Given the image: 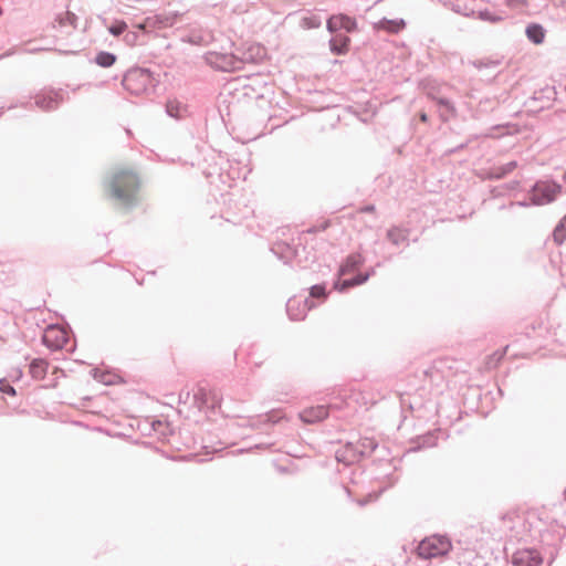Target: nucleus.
Segmentation results:
<instances>
[{
  "label": "nucleus",
  "instance_id": "1",
  "mask_svg": "<svg viewBox=\"0 0 566 566\" xmlns=\"http://www.w3.org/2000/svg\"><path fill=\"white\" fill-rule=\"evenodd\" d=\"M106 197L117 207L130 209L137 205L139 177L132 169H114L103 181Z\"/></svg>",
  "mask_w": 566,
  "mask_h": 566
},
{
  "label": "nucleus",
  "instance_id": "2",
  "mask_svg": "<svg viewBox=\"0 0 566 566\" xmlns=\"http://www.w3.org/2000/svg\"><path fill=\"white\" fill-rule=\"evenodd\" d=\"M170 433L169 423L161 420H156L154 418H144V437H147V440H144V454L157 453L164 451L161 450V446L164 441Z\"/></svg>",
  "mask_w": 566,
  "mask_h": 566
},
{
  "label": "nucleus",
  "instance_id": "3",
  "mask_svg": "<svg viewBox=\"0 0 566 566\" xmlns=\"http://www.w3.org/2000/svg\"><path fill=\"white\" fill-rule=\"evenodd\" d=\"M452 548L451 541L446 535H431L423 538L417 546L420 558L431 559L446 556Z\"/></svg>",
  "mask_w": 566,
  "mask_h": 566
},
{
  "label": "nucleus",
  "instance_id": "4",
  "mask_svg": "<svg viewBox=\"0 0 566 566\" xmlns=\"http://www.w3.org/2000/svg\"><path fill=\"white\" fill-rule=\"evenodd\" d=\"M562 192V186L553 180H538L530 192L532 205L543 206L553 202Z\"/></svg>",
  "mask_w": 566,
  "mask_h": 566
},
{
  "label": "nucleus",
  "instance_id": "5",
  "mask_svg": "<svg viewBox=\"0 0 566 566\" xmlns=\"http://www.w3.org/2000/svg\"><path fill=\"white\" fill-rule=\"evenodd\" d=\"M206 61L210 66L223 72H234L241 70L239 54L208 52L206 54Z\"/></svg>",
  "mask_w": 566,
  "mask_h": 566
},
{
  "label": "nucleus",
  "instance_id": "6",
  "mask_svg": "<svg viewBox=\"0 0 566 566\" xmlns=\"http://www.w3.org/2000/svg\"><path fill=\"white\" fill-rule=\"evenodd\" d=\"M317 307V303L310 298L293 296L286 302V313L292 321H302L307 312Z\"/></svg>",
  "mask_w": 566,
  "mask_h": 566
},
{
  "label": "nucleus",
  "instance_id": "7",
  "mask_svg": "<svg viewBox=\"0 0 566 566\" xmlns=\"http://www.w3.org/2000/svg\"><path fill=\"white\" fill-rule=\"evenodd\" d=\"M122 86L132 97L142 95V66L135 64L123 75Z\"/></svg>",
  "mask_w": 566,
  "mask_h": 566
},
{
  "label": "nucleus",
  "instance_id": "8",
  "mask_svg": "<svg viewBox=\"0 0 566 566\" xmlns=\"http://www.w3.org/2000/svg\"><path fill=\"white\" fill-rule=\"evenodd\" d=\"M63 102V91L59 90H44L36 94L34 104L45 111H53L56 109L60 104Z\"/></svg>",
  "mask_w": 566,
  "mask_h": 566
},
{
  "label": "nucleus",
  "instance_id": "9",
  "mask_svg": "<svg viewBox=\"0 0 566 566\" xmlns=\"http://www.w3.org/2000/svg\"><path fill=\"white\" fill-rule=\"evenodd\" d=\"M67 343L69 336L62 329L49 328L42 336V344L52 352L65 348Z\"/></svg>",
  "mask_w": 566,
  "mask_h": 566
},
{
  "label": "nucleus",
  "instance_id": "10",
  "mask_svg": "<svg viewBox=\"0 0 566 566\" xmlns=\"http://www.w3.org/2000/svg\"><path fill=\"white\" fill-rule=\"evenodd\" d=\"M326 28L329 33H337L339 30L350 33L357 30V22L346 14H334L327 20Z\"/></svg>",
  "mask_w": 566,
  "mask_h": 566
},
{
  "label": "nucleus",
  "instance_id": "11",
  "mask_svg": "<svg viewBox=\"0 0 566 566\" xmlns=\"http://www.w3.org/2000/svg\"><path fill=\"white\" fill-rule=\"evenodd\" d=\"M195 399L198 402L200 409L206 408L216 410L220 408L221 405V397L214 389H206L201 387L195 394Z\"/></svg>",
  "mask_w": 566,
  "mask_h": 566
},
{
  "label": "nucleus",
  "instance_id": "12",
  "mask_svg": "<svg viewBox=\"0 0 566 566\" xmlns=\"http://www.w3.org/2000/svg\"><path fill=\"white\" fill-rule=\"evenodd\" d=\"M512 564L514 566H541L542 557L535 549H521L514 553Z\"/></svg>",
  "mask_w": 566,
  "mask_h": 566
},
{
  "label": "nucleus",
  "instance_id": "13",
  "mask_svg": "<svg viewBox=\"0 0 566 566\" xmlns=\"http://www.w3.org/2000/svg\"><path fill=\"white\" fill-rule=\"evenodd\" d=\"M266 55L265 49L260 44H250L247 49H244L239 54V61L241 63V69L245 63L249 64H258L260 63Z\"/></svg>",
  "mask_w": 566,
  "mask_h": 566
},
{
  "label": "nucleus",
  "instance_id": "14",
  "mask_svg": "<svg viewBox=\"0 0 566 566\" xmlns=\"http://www.w3.org/2000/svg\"><path fill=\"white\" fill-rule=\"evenodd\" d=\"M328 416V407L326 406H315L305 408L303 411L300 412V419L305 423H316Z\"/></svg>",
  "mask_w": 566,
  "mask_h": 566
},
{
  "label": "nucleus",
  "instance_id": "15",
  "mask_svg": "<svg viewBox=\"0 0 566 566\" xmlns=\"http://www.w3.org/2000/svg\"><path fill=\"white\" fill-rule=\"evenodd\" d=\"M335 458L337 462L344 463L345 465L354 464L360 460L354 442H347L345 446L336 450Z\"/></svg>",
  "mask_w": 566,
  "mask_h": 566
},
{
  "label": "nucleus",
  "instance_id": "16",
  "mask_svg": "<svg viewBox=\"0 0 566 566\" xmlns=\"http://www.w3.org/2000/svg\"><path fill=\"white\" fill-rule=\"evenodd\" d=\"M283 419V415L279 410H272L270 412L259 415L254 418H251L249 421V427L252 429H261L262 426L275 424Z\"/></svg>",
  "mask_w": 566,
  "mask_h": 566
},
{
  "label": "nucleus",
  "instance_id": "17",
  "mask_svg": "<svg viewBox=\"0 0 566 566\" xmlns=\"http://www.w3.org/2000/svg\"><path fill=\"white\" fill-rule=\"evenodd\" d=\"M374 274H375V270L371 269L370 271H368L366 273H358L357 275H355L352 279H347V280H343V281L337 280L334 283V289L339 292H345L350 287L364 284Z\"/></svg>",
  "mask_w": 566,
  "mask_h": 566
},
{
  "label": "nucleus",
  "instance_id": "18",
  "mask_svg": "<svg viewBox=\"0 0 566 566\" xmlns=\"http://www.w3.org/2000/svg\"><path fill=\"white\" fill-rule=\"evenodd\" d=\"M334 36L329 40L331 52L336 55H343L348 52L350 39L343 33H333Z\"/></svg>",
  "mask_w": 566,
  "mask_h": 566
},
{
  "label": "nucleus",
  "instance_id": "19",
  "mask_svg": "<svg viewBox=\"0 0 566 566\" xmlns=\"http://www.w3.org/2000/svg\"><path fill=\"white\" fill-rule=\"evenodd\" d=\"M271 251L284 263L291 262L297 254L296 249L285 242L275 243Z\"/></svg>",
  "mask_w": 566,
  "mask_h": 566
},
{
  "label": "nucleus",
  "instance_id": "20",
  "mask_svg": "<svg viewBox=\"0 0 566 566\" xmlns=\"http://www.w3.org/2000/svg\"><path fill=\"white\" fill-rule=\"evenodd\" d=\"M49 364L44 358H33L29 364V374L33 379H43L48 374Z\"/></svg>",
  "mask_w": 566,
  "mask_h": 566
},
{
  "label": "nucleus",
  "instance_id": "21",
  "mask_svg": "<svg viewBox=\"0 0 566 566\" xmlns=\"http://www.w3.org/2000/svg\"><path fill=\"white\" fill-rule=\"evenodd\" d=\"M387 239L391 244L399 247L400 244H409V231L398 227H392L387 231Z\"/></svg>",
  "mask_w": 566,
  "mask_h": 566
},
{
  "label": "nucleus",
  "instance_id": "22",
  "mask_svg": "<svg viewBox=\"0 0 566 566\" xmlns=\"http://www.w3.org/2000/svg\"><path fill=\"white\" fill-rule=\"evenodd\" d=\"M98 19L102 21L103 25L107 29L109 34H112L113 36L123 35L124 32L128 28L127 22L122 19H114L109 24H108L107 18L99 15Z\"/></svg>",
  "mask_w": 566,
  "mask_h": 566
},
{
  "label": "nucleus",
  "instance_id": "23",
  "mask_svg": "<svg viewBox=\"0 0 566 566\" xmlns=\"http://www.w3.org/2000/svg\"><path fill=\"white\" fill-rule=\"evenodd\" d=\"M363 263H364V258L360 253H352L346 258L344 264L340 265L338 274L345 275V274L356 270Z\"/></svg>",
  "mask_w": 566,
  "mask_h": 566
},
{
  "label": "nucleus",
  "instance_id": "24",
  "mask_svg": "<svg viewBox=\"0 0 566 566\" xmlns=\"http://www.w3.org/2000/svg\"><path fill=\"white\" fill-rule=\"evenodd\" d=\"M525 34L534 44H542L545 39V29L542 24L531 23L526 27Z\"/></svg>",
  "mask_w": 566,
  "mask_h": 566
},
{
  "label": "nucleus",
  "instance_id": "25",
  "mask_svg": "<svg viewBox=\"0 0 566 566\" xmlns=\"http://www.w3.org/2000/svg\"><path fill=\"white\" fill-rule=\"evenodd\" d=\"M517 167V161L512 160L504 165L493 167L489 171V179H502L511 174Z\"/></svg>",
  "mask_w": 566,
  "mask_h": 566
},
{
  "label": "nucleus",
  "instance_id": "26",
  "mask_svg": "<svg viewBox=\"0 0 566 566\" xmlns=\"http://www.w3.org/2000/svg\"><path fill=\"white\" fill-rule=\"evenodd\" d=\"M354 444L360 458L370 455L378 447V443L373 438L359 439L357 442H354Z\"/></svg>",
  "mask_w": 566,
  "mask_h": 566
},
{
  "label": "nucleus",
  "instance_id": "27",
  "mask_svg": "<svg viewBox=\"0 0 566 566\" xmlns=\"http://www.w3.org/2000/svg\"><path fill=\"white\" fill-rule=\"evenodd\" d=\"M378 29L385 30L390 33H398L406 27L403 19H387L384 18L378 22Z\"/></svg>",
  "mask_w": 566,
  "mask_h": 566
},
{
  "label": "nucleus",
  "instance_id": "28",
  "mask_svg": "<svg viewBox=\"0 0 566 566\" xmlns=\"http://www.w3.org/2000/svg\"><path fill=\"white\" fill-rule=\"evenodd\" d=\"M328 296V292L326 289V284H315L310 287V295L306 298H310L317 303V306L326 301Z\"/></svg>",
  "mask_w": 566,
  "mask_h": 566
},
{
  "label": "nucleus",
  "instance_id": "29",
  "mask_svg": "<svg viewBox=\"0 0 566 566\" xmlns=\"http://www.w3.org/2000/svg\"><path fill=\"white\" fill-rule=\"evenodd\" d=\"M117 61L116 54L109 51H98L94 57V62L104 69L113 66Z\"/></svg>",
  "mask_w": 566,
  "mask_h": 566
},
{
  "label": "nucleus",
  "instance_id": "30",
  "mask_svg": "<svg viewBox=\"0 0 566 566\" xmlns=\"http://www.w3.org/2000/svg\"><path fill=\"white\" fill-rule=\"evenodd\" d=\"M437 105L440 109V117L442 120H448L450 116L455 115V107L452 102L446 97L436 98Z\"/></svg>",
  "mask_w": 566,
  "mask_h": 566
},
{
  "label": "nucleus",
  "instance_id": "31",
  "mask_svg": "<svg viewBox=\"0 0 566 566\" xmlns=\"http://www.w3.org/2000/svg\"><path fill=\"white\" fill-rule=\"evenodd\" d=\"M554 242L558 245L566 241V214L559 220L553 231Z\"/></svg>",
  "mask_w": 566,
  "mask_h": 566
},
{
  "label": "nucleus",
  "instance_id": "32",
  "mask_svg": "<svg viewBox=\"0 0 566 566\" xmlns=\"http://www.w3.org/2000/svg\"><path fill=\"white\" fill-rule=\"evenodd\" d=\"M143 73H144V94H148V93H157V86L159 85V82H155L154 77H153V73L144 67L143 70Z\"/></svg>",
  "mask_w": 566,
  "mask_h": 566
},
{
  "label": "nucleus",
  "instance_id": "33",
  "mask_svg": "<svg viewBox=\"0 0 566 566\" xmlns=\"http://www.w3.org/2000/svg\"><path fill=\"white\" fill-rule=\"evenodd\" d=\"M300 25L306 30L317 29L322 25V19L317 14H308L301 19Z\"/></svg>",
  "mask_w": 566,
  "mask_h": 566
},
{
  "label": "nucleus",
  "instance_id": "34",
  "mask_svg": "<svg viewBox=\"0 0 566 566\" xmlns=\"http://www.w3.org/2000/svg\"><path fill=\"white\" fill-rule=\"evenodd\" d=\"M55 20L60 23V25H72L74 29L77 28V15L71 11H66L64 14H57Z\"/></svg>",
  "mask_w": 566,
  "mask_h": 566
},
{
  "label": "nucleus",
  "instance_id": "35",
  "mask_svg": "<svg viewBox=\"0 0 566 566\" xmlns=\"http://www.w3.org/2000/svg\"><path fill=\"white\" fill-rule=\"evenodd\" d=\"M437 444V436L433 432H428L418 438V446L412 450H419L422 448H431Z\"/></svg>",
  "mask_w": 566,
  "mask_h": 566
},
{
  "label": "nucleus",
  "instance_id": "36",
  "mask_svg": "<svg viewBox=\"0 0 566 566\" xmlns=\"http://www.w3.org/2000/svg\"><path fill=\"white\" fill-rule=\"evenodd\" d=\"M90 374L93 377V379H95L106 386H111V385L115 384V380L112 378V376L109 374H107L98 368L91 369Z\"/></svg>",
  "mask_w": 566,
  "mask_h": 566
},
{
  "label": "nucleus",
  "instance_id": "37",
  "mask_svg": "<svg viewBox=\"0 0 566 566\" xmlns=\"http://www.w3.org/2000/svg\"><path fill=\"white\" fill-rule=\"evenodd\" d=\"M187 108H181L180 104L177 102H168L165 106L166 114L169 117L179 119L182 117L181 111H186Z\"/></svg>",
  "mask_w": 566,
  "mask_h": 566
},
{
  "label": "nucleus",
  "instance_id": "38",
  "mask_svg": "<svg viewBox=\"0 0 566 566\" xmlns=\"http://www.w3.org/2000/svg\"><path fill=\"white\" fill-rule=\"evenodd\" d=\"M0 391L4 395H8V396H11V397H14L17 396V390L15 388L11 385V382L6 379V378H1L0 379Z\"/></svg>",
  "mask_w": 566,
  "mask_h": 566
},
{
  "label": "nucleus",
  "instance_id": "39",
  "mask_svg": "<svg viewBox=\"0 0 566 566\" xmlns=\"http://www.w3.org/2000/svg\"><path fill=\"white\" fill-rule=\"evenodd\" d=\"M123 35H124V42L127 45L134 46V45L138 44L139 32L126 30Z\"/></svg>",
  "mask_w": 566,
  "mask_h": 566
},
{
  "label": "nucleus",
  "instance_id": "40",
  "mask_svg": "<svg viewBox=\"0 0 566 566\" xmlns=\"http://www.w3.org/2000/svg\"><path fill=\"white\" fill-rule=\"evenodd\" d=\"M479 19H481L483 21H489L492 23L502 21V17L496 15V14L490 12L489 10L479 11Z\"/></svg>",
  "mask_w": 566,
  "mask_h": 566
},
{
  "label": "nucleus",
  "instance_id": "41",
  "mask_svg": "<svg viewBox=\"0 0 566 566\" xmlns=\"http://www.w3.org/2000/svg\"><path fill=\"white\" fill-rule=\"evenodd\" d=\"M499 61H493V60H488V61H478L474 63L475 67L478 69H482V67H488V69H491V67H496L499 65Z\"/></svg>",
  "mask_w": 566,
  "mask_h": 566
},
{
  "label": "nucleus",
  "instance_id": "42",
  "mask_svg": "<svg viewBox=\"0 0 566 566\" xmlns=\"http://www.w3.org/2000/svg\"><path fill=\"white\" fill-rule=\"evenodd\" d=\"M9 376L12 379V381H19L23 377V370L20 367L12 368Z\"/></svg>",
  "mask_w": 566,
  "mask_h": 566
},
{
  "label": "nucleus",
  "instance_id": "43",
  "mask_svg": "<svg viewBox=\"0 0 566 566\" xmlns=\"http://www.w3.org/2000/svg\"><path fill=\"white\" fill-rule=\"evenodd\" d=\"M518 187H520L518 180H513L505 185V188L509 190H516Z\"/></svg>",
  "mask_w": 566,
  "mask_h": 566
},
{
  "label": "nucleus",
  "instance_id": "44",
  "mask_svg": "<svg viewBox=\"0 0 566 566\" xmlns=\"http://www.w3.org/2000/svg\"><path fill=\"white\" fill-rule=\"evenodd\" d=\"M361 212H365V213H371L375 211V206L374 205H367L365 207H363L360 209Z\"/></svg>",
  "mask_w": 566,
  "mask_h": 566
},
{
  "label": "nucleus",
  "instance_id": "45",
  "mask_svg": "<svg viewBox=\"0 0 566 566\" xmlns=\"http://www.w3.org/2000/svg\"><path fill=\"white\" fill-rule=\"evenodd\" d=\"M150 18L147 17L146 19H144V24H143V28H144V32L147 30V28L150 25Z\"/></svg>",
  "mask_w": 566,
  "mask_h": 566
},
{
  "label": "nucleus",
  "instance_id": "46",
  "mask_svg": "<svg viewBox=\"0 0 566 566\" xmlns=\"http://www.w3.org/2000/svg\"><path fill=\"white\" fill-rule=\"evenodd\" d=\"M43 50L44 49H42V48H33V49L29 50L28 52L29 53H36V52H40V51H43Z\"/></svg>",
  "mask_w": 566,
  "mask_h": 566
},
{
  "label": "nucleus",
  "instance_id": "47",
  "mask_svg": "<svg viewBox=\"0 0 566 566\" xmlns=\"http://www.w3.org/2000/svg\"><path fill=\"white\" fill-rule=\"evenodd\" d=\"M532 202H527V201H518L516 205L521 206V207H528Z\"/></svg>",
  "mask_w": 566,
  "mask_h": 566
},
{
  "label": "nucleus",
  "instance_id": "48",
  "mask_svg": "<svg viewBox=\"0 0 566 566\" xmlns=\"http://www.w3.org/2000/svg\"><path fill=\"white\" fill-rule=\"evenodd\" d=\"M453 10H454L455 12H458V13L463 14V9H460V6H454V7H453Z\"/></svg>",
  "mask_w": 566,
  "mask_h": 566
},
{
  "label": "nucleus",
  "instance_id": "49",
  "mask_svg": "<svg viewBox=\"0 0 566 566\" xmlns=\"http://www.w3.org/2000/svg\"><path fill=\"white\" fill-rule=\"evenodd\" d=\"M420 119H421V122L426 123L428 120L427 114L426 113L420 114Z\"/></svg>",
  "mask_w": 566,
  "mask_h": 566
},
{
  "label": "nucleus",
  "instance_id": "50",
  "mask_svg": "<svg viewBox=\"0 0 566 566\" xmlns=\"http://www.w3.org/2000/svg\"><path fill=\"white\" fill-rule=\"evenodd\" d=\"M114 436L116 437H123V438H129V436H127L126 433L124 432H116Z\"/></svg>",
  "mask_w": 566,
  "mask_h": 566
},
{
  "label": "nucleus",
  "instance_id": "51",
  "mask_svg": "<svg viewBox=\"0 0 566 566\" xmlns=\"http://www.w3.org/2000/svg\"><path fill=\"white\" fill-rule=\"evenodd\" d=\"M463 15H465V17L474 15V11L473 10H470L468 12L465 11V12H463Z\"/></svg>",
  "mask_w": 566,
  "mask_h": 566
},
{
  "label": "nucleus",
  "instance_id": "52",
  "mask_svg": "<svg viewBox=\"0 0 566 566\" xmlns=\"http://www.w3.org/2000/svg\"><path fill=\"white\" fill-rule=\"evenodd\" d=\"M132 442L134 444H139L140 443V437L135 438L134 440H132Z\"/></svg>",
  "mask_w": 566,
  "mask_h": 566
},
{
  "label": "nucleus",
  "instance_id": "53",
  "mask_svg": "<svg viewBox=\"0 0 566 566\" xmlns=\"http://www.w3.org/2000/svg\"><path fill=\"white\" fill-rule=\"evenodd\" d=\"M134 27L137 28L139 31H142V22L135 23Z\"/></svg>",
  "mask_w": 566,
  "mask_h": 566
},
{
  "label": "nucleus",
  "instance_id": "54",
  "mask_svg": "<svg viewBox=\"0 0 566 566\" xmlns=\"http://www.w3.org/2000/svg\"><path fill=\"white\" fill-rule=\"evenodd\" d=\"M9 55H11V51H8V52H6L4 54L0 55V59H2V57H4V56H9Z\"/></svg>",
  "mask_w": 566,
  "mask_h": 566
},
{
  "label": "nucleus",
  "instance_id": "55",
  "mask_svg": "<svg viewBox=\"0 0 566 566\" xmlns=\"http://www.w3.org/2000/svg\"><path fill=\"white\" fill-rule=\"evenodd\" d=\"M125 132L127 133V135L132 134L130 129H128V128H126Z\"/></svg>",
  "mask_w": 566,
  "mask_h": 566
},
{
  "label": "nucleus",
  "instance_id": "56",
  "mask_svg": "<svg viewBox=\"0 0 566 566\" xmlns=\"http://www.w3.org/2000/svg\"><path fill=\"white\" fill-rule=\"evenodd\" d=\"M135 421H136V423H137V428H139V426H140V421H139V420H137V419H136Z\"/></svg>",
  "mask_w": 566,
  "mask_h": 566
},
{
  "label": "nucleus",
  "instance_id": "57",
  "mask_svg": "<svg viewBox=\"0 0 566 566\" xmlns=\"http://www.w3.org/2000/svg\"><path fill=\"white\" fill-rule=\"evenodd\" d=\"M167 25H172V22H166L165 27H167Z\"/></svg>",
  "mask_w": 566,
  "mask_h": 566
},
{
  "label": "nucleus",
  "instance_id": "58",
  "mask_svg": "<svg viewBox=\"0 0 566 566\" xmlns=\"http://www.w3.org/2000/svg\"><path fill=\"white\" fill-rule=\"evenodd\" d=\"M136 283H137L138 285H142V281H138L137 279H136Z\"/></svg>",
  "mask_w": 566,
  "mask_h": 566
},
{
  "label": "nucleus",
  "instance_id": "59",
  "mask_svg": "<svg viewBox=\"0 0 566 566\" xmlns=\"http://www.w3.org/2000/svg\"><path fill=\"white\" fill-rule=\"evenodd\" d=\"M3 13V9L0 7V15H2Z\"/></svg>",
  "mask_w": 566,
  "mask_h": 566
}]
</instances>
